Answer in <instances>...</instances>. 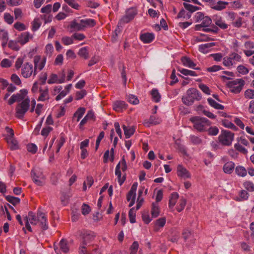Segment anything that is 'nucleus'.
<instances>
[{"instance_id":"39","label":"nucleus","mask_w":254,"mask_h":254,"mask_svg":"<svg viewBox=\"0 0 254 254\" xmlns=\"http://www.w3.org/2000/svg\"><path fill=\"white\" fill-rule=\"evenodd\" d=\"M178 70L185 75H190L191 76H196L198 74L194 71L189 70L185 68H179Z\"/></svg>"},{"instance_id":"30","label":"nucleus","mask_w":254,"mask_h":254,"mask_svg":"<svg viewBox=\"0 0 254 254\" xmlns=\"http://www.w3.org/2000/svg\"><path fill=\"white\" fill-rule=\"evenodd\" d=\"M126 104L124 101H117L114 103L113 109L117 112H121L123 109H126Z\"/></svg>"},{"instance_id":"47","label":"nucleus","mask_w":254,"mask_h":254,"mask_svg":"<svg viewBox=\"0 0 254 254\" xmlns=\"http://www.w3.org/2000/svg\"><path fill=\"white\" fill-rule=\"evenodd\" d=\"M135 213L136 210L134 208H131L128 212V216L129 218V221L131 223H133L135 222Z\"/></svg>"},{"instance_id":"24","label":"nucleus","mask_w":254,"mask_h":254,"mask_svg":"<svg viewBox=\"0 0 254 254\" xmlns=\"http://www.w3.org/2000/svg\"><path fill=\"white\" fill-rule=\"evenodd\" d=\"M179 198V194L177 192H173L169 200V207L170 208H173L176 203V202Z\"/></svg>"},{"instance_id":"58","label":"nucleus","mask_w":254,"mask_h":254,"mask_svg":"<svg viewBox=\"0 0 254 254\" xmlns=\"http://www.w3.org/2000/svg\"><path fill=\"white\" fill-rule=\"evenodd\" d=\"M244 96L247 99H254V90L250 89L246 90Z\"/></svg>"},{"instance_id":"14","label":"nucleus","mask_w":254,"mask_h":254,"mask_svg":"<svg viewBox=\"0 0 254 254\" xmlns=\"http://www.w3.org/2000/svg\"><path fill=\"white\" fill-rule=\"evenodd\" d=\"M40 57L36 56L34 58V69L36 71L37 69L39 70H41L44 67L46 63V59L45 58H44L40 62Z\"/></svg>"},{"instance_id":"48","label":"nucleus","mask_w":254,"mask_h":254,"mask_svg":"<svg viewBox=\"0 0 254 254\" xmlns=\"http://www.w3.org/2000/svg\"><path fill=\"white\" fill-rule=\"evenodd\" d=\"M212 22V20L210 17L209 16H206L203 18L201 25L203 26V27H207L209 26Z\"/></svg>"},{"instance_id":"59","label":"nucleus","mask_w":254,"mask_h":254,"mask_svg":"<svg viewBox=\"0 0 254 254\" xmlns=\"http://www.w3.org/2000/svg\"><path fill=\"white\" fill-rule=\"evenodd\" d=\"M237 69L238 72L243 75L247 74V73H249V69L243 65H239L237 67Z\"/></svg>"},{"instance_id":"57","label":"nucleus","mask_w":254,"mask_h":254,"mask_svg":"<svg viewBox=\"0 0 254 254\" xmlns=\"http://www.w3.org/2000/svg\"><path fill=\"white\" fill-rule=\"evenodd\" d=\"M47 82L49 84L58 83V75L54 73L51 74Z\"/></svg>"},{"instance_id":"5","label":"nucleus","mask_w":254,"mask_h":254,"mask_svg":"<svg viewBox=\"0 0 254 254\" xmlns=\"http://www.w3.org/2000/svg\"><path fill=\"white\" fill-rule=\"evenodd\" d=\"M234 133L228 130H222L218 137V139L222 145L230 146L234 140Z\"/></svg>"},{"instance_id":"31","label":"nucleus","mask_w":254,"mask_h":254,"mask_svg":"<svg viewBox=\"0 0 254 254\" xmlns=\"http://www.w3.org/2000/svg\"><path fill=\"white\" fill-rule=\"evenodd\" d=\"M207 101L209 103V104L214 108L216 109H219V110H223L224 108V107L223 105L220 104L218 103H217L215 100L212 99L211 98H209L207 99Z\"/></svg>"},{"instance_id":"44","label":"nucleus","mask_w":254,"mask_h":254,"mask_svg":"<svg viewBox=\"0 0 254 254\" xmlns=\"http://www.w3.org/2000/svg\"><path fill=\"white\" fill-rule=\"evenodd\" d=\"M243 186L246 190L250 192L254 191V184L250 181L244 183Z\"/></svg>"},{"instance_id":"41","label":"nucleus","mask_w":254,"mask_h":254,"mask_svg":"<svg viewBox=\"0 0 254 254\" xmlns=\"http://www.w3.org/2000/svg\"><path fill=\"white\" fill-rule=\"evenodd\" d=\"M81 22L83 24L84 28L87 26L93 27L96 24L95 21L92 19H82Z\"/></svg>"},{"instance_id":"37","label":"nucleus","mask_w":254,"mask_h":254,"mask_svg":"<svg viewBox=\"0 0 254 254\" xmlns=\"http://www.w3.org/2000/svg\"><path fill=\"white\" fill-rule=\"evenodd\" d=\"M78 55L85 59H88L89 57V52L86 47L81 48L78 53Z\"/></svg>"},{"instance_id":"50","label":"nucleus","mask_w":254,"mask_h":254,"mask_svg":"<svg viewBox=\"0 0 254 254\" xmlns=\"http://www.w3.org/2000/svg\"><path fill=\"white\" fill-rule=\"evenodd\" d=\"M139 248V244L137 241L133 242L131 245L130 250V254H136Z\"/></svg>"},{"instance_id":"56","label":"nucleus","mask_w":254,"mask_h":254,"mask_svg":"<svg viewBox=\"0 0 254 254\" xmlns=\"http://www.w3.org/2000/svg\"><path fill=\"white\" fill-rule=\"evenodd\" d=\"M235 148L239 151V152L243 153L244 154H247L248 153L247 150L242 146L239 143H237L234 145Z\"/></svg>"},{"instance_id":"9","label":"nucleus","mask_w":254,"mask_h":254,"mask_svg":"<svg viewBox=\"0 0 254 254\" xmlns=\"http://www.w3.org/2000/svg\"><path fill=\"white\" fill-rule=\"evenodd\" d=\"M27 94V91L26 89H21L19 93L12 95L8 101V104L10 105L13 104L15 102H19L24 100L25 96Z\"/></svg>"},{"instance_id":"18","label":"nucleus","mask_w":254,"mask_h":254,"mask_svg":"<svg viewBox=\"0 0 254 254\" xmlns=\"http://www.w3.org/2000/svg\"><path fill=\"white\" fill-rule=\"evenodd\" d=\"M181 61L184 66L190 68H194L196 64L189 58L187 57H183L181 59Z\"/></svg>"},{"instance_id":"28","label":"nucleus","mask_w":254,"mask_h":254,"mask_svg":"<svg viewBox=\"0 0 254 254\" xmlns=\"http://www.w3.org/2000/svg\"><path fill=\"white\" fill-rule=\"evenodd\" d=\"M150 95H151L152 100L158 103L160 101L161 95L159 93L158 90L156 88H153L150 91Z\"/></svg>"},{"instance_id":"19","label":"nucleus","mask_w":254,"mask_h":254,"mask_svg":"<svg viewBox=\"0 0 254 254\" xmlns=\"http://www.w3.org/2000/svg\"><path fill=\"white\" fill-rule=\"evenodd\" d=\"M121 169L123 172H125L127 170V165L124 156L123 157L122 160L116 166L115 172H121Z\"/></svg>"},{"instance_id":"45","label":"nucleus","mask_w":254,"mask_h":254,"mask_svg":"<svg viewBox=\"0 0 254 254\" xmlns=\"http://www.w3.org/2000/svg\"><path fill=\"white\" fill-rule=\"evenodd\" d=\"M240 198L237 199L238 201H244L248 199L249 194L245 190H242L239 193Z\"/></svg>"},{"instance_id":"27","label":"nucleus","mask_w":254,"mask_h":254,"mask_svg":"<svg viewBox=\"0 0 254 254\" xmlns=\"http://www.w3.org/2000/svg\"><path fill=\"white\" fill-rule=\"evenodd\" d=\"M160 213V209L158 204L157 203H152L151 205V214L153 218L158 216Z\"/></svg>"},{"instance_id":"36","label":"nucleus","mask_w":254,"mask_h":254,"mask_svg":"<svg viewBox=\"0 0 254 254\" xmlns=\"http://www.w3.org/2000/svg\"><path fill=\"white\" fill-rule=\"evenodd\" d=\"M5 199L11 203L13 205H16L20 203V199L17 197L13 196L11 195H7L5 197Z\"/></svg>"},{"instance_id":"22","label":"nucleus","mask_w":254,"mask_h":254,"mask_svg":"<svg viewBox=\"0 0 254 254\" xmlns=\"http://www.w3.org/2000/svg\"><path fill=\"white\" fill-rule=\"evenodd\" d=\"M123 128L126 138H129L135 131V129L133 127H127L124 125Z\"/></svg>"},{"instance_id":"32","label":"nucleus","mask_w":254,"mask_h":254,"mask_svg":"<svg viewBox=\"0 0 254 254\" xmlns=\"http://www.w3.org/2000/svg\"><path fill=\"white\" fill-rule=\"evenodd\" d=\"M0 40L3 41L2 43V47L5 46L8 40V33L7 31L4 30H0Z\"/></svg>"},{"instance_id":"40","label":"nucleus","mask_w":254,"mask_h":254,"mask_svg":"<svg viewBox=\"0 0 254 254\" xmlns=\"http://www.w3.org/2000/svg\"><path fill=\"white\" fill-rule=\"evenodd\" d=\"M235 171L236 173L238 176L241 177H245L247 175V171L246 170V169L244 167L240 166H237L236 168Z\"/></svg>"},{"instance_id":"42","label":"nucleus","mask_w":254,"mask_h":254,"mask_svg":"<svg viewBox=\"0 0 254 254\" xmlns=\"http://www.w3.org/2000/svg\"><path fill=\"white\" fill-rule=\"evenodd\" d=\"M190 139L191 143L194 145H199L202 143V140L200 138L194 135H190Z\"/></svg>"},{"instance_id":"20","label":"nucleus","mask_w":254,"mask_h":254,"mask_svg":"<svg viewBox=\"0 0 254 254\" xmlns=\"http://www.w3.org/2000/svg\"><path fill=\"white\" fill-rule=\"evenodd\" d=\"M214 43H208L202 44L199 46L198 50L201 53L206 54L209 52V49L213 46H215Z\"/></svg>"},{"instance_id":"16","label":"nucleus","mask_w":254,"mask_h":254,"mask_svg":"<svg viewBox=\"0 0 254 254\" xmlns=\"http://www.w3.org/2000/svg\"><path fill=\"white\" fill-rule=\"evenodd\" d=\"M154 39V35L153 33H145L140 35V39L144 43H150Z\"/></svg>"},{"instance_id":"64","label":"nucleus","mask_w":254,"mask_h":254,"mask_svg":"<svg viewBox=\"0 0 254 254\" xmlns=\"http://www.w3.org/2000/svg\"><path fill=\"white\" fill-rule=\"evenodd\" d=\"M27 149L28 152L34 154L37 151V147L35 144L31 143L27 145Z\"/></svg>"},{"instance_id":"46","label":"nucleus","mask_w":254,"mask_h":254,"mask_svg":"<svg viewBox=\"0 0 254 254\" xmlns=\"http://www.w3.org/2000/svg\"><path fill=\"white\" fill-rule=\"evenodd\" d=\"M184 7L190 13L195 11L199 9V7L196 6L192 5L190 4L184 2L183 3Z\"/></svg>"},{"instance_id":"53","label":"nucleus","mask_w":254,"mask_h":254,"mask_svg":"<svg viewBox=\"0 0 254 254\" xmlns=\"http://www.w3.org/2000/svg\"><path fill=\"white\" fill-rule=\"evenodd\" d=\"M127 99L128 102L132 104L136 105L139 103V100L137 97L133 95H129Z\"/></svg>"},{"instance_id":"6","label":"nucleus","mask_w":254,"mask_h":254,"mask_svg":"<svg viewBox=\"0 0 254 254\" xmlns=\"http://www.w3.org/2000/svg\"><path fill=\"white\" fill-rule=\"evenodd\" d=\"M242 62L243 60L241 56L234 52L230 54L229 56H226L223 58V64L225 66L229 67Z\"/></svg>"},{"instance_id":"12","label":"nucleus","mask_w":254,"mask_h":254,"mask_svg":"<svg viewBox=\"0 0 254 254\" xmlns=\"http://www.w3.org/2000/svg\"><path fill=\"white\" fill-rule=\"evenodd\" d=\"M177 175L179 177L189 179L191 177V175L189 171L181 165H179L177 168Z\"/></svg>"},{"instance_id":"7","label":"nucleus","mask_w":254,"mask_h":254,"mask_svg":"<svg viewBox=\"0 0 254 254\" xmlns=\"http://www.w3.org/2000/svg\"><path fill=\"white\" fill-rule=\"evenodd\" d=\"M31 176L34 183L39 186H42L45 184V177L40 170L32 169Z\"/></svg>"},{"instance_id":"49","label":"nucleus","mask_w":254,"mask_h":254,"mask_svg":"<svg viewBox=\"0 0 254 254\" xmlns=\"http://www.w3.org/2000/svg\"><path fill=\"white\" fill-rule=\"evenodd\" d=\"M215 24L222 29H225L228 28V25L225 23L221 18L214 20Z\"/></svg>"},{"instance_id":"51","label":"nucleus","mask_w":254,"mask_h":254,"mask_svg":"<svg viewBox=\"0 0 254 254\" xmlns=\"http://www.w3.org/2000/svg\"><path fill=\"white\" fill-rule=\"evenodd\" d=\"M206 131L210 135H216L219 132V129L217 127L215 126L211 127L208 129L207 128Z\"/></svg>"},{"instance_id":"33","label":"nucleus","mask_w":254,"mask_h":254,"mask_svg":"<svg viewBox=\"0 0 254 254\" xmlns=\"http://www.w3.org/2000/svg\"><path fill=\"white\" fill-rule=\"evenodd\" d=\"M85 108L84 107L79 108L77 111L75 112L73 115V118L77 117V122H78L85 112Z\"/></svg>"},{"instance_id":"60","label":"nucleus","mask_w":254,"mask_h":254,"mask_svg":"<svg viewBox=\"0 0 254 254\" xmlns=\"http://www.w3.org/2000/svg\"><path fill=\"white\" fill-rule=\"evenodd\" d=\"M198 87L206 94L210 95L211 94L210 89L205 84H200L198 85Z\"/></svg>"},{"instance_id":"43","label":"nucleus","mask_w":254,"mask_h":254,"mask_svg":"<svg viewBox=\"0 0 254 254\" xmlns=\"http://www.w3.org/2000/svg\"><path fill=\"white\" fill-rule=\"evenodd\" d=\"M228 4L227 2L219 1L217 4L213 6V8L217 10H221L226 7V5Z\"/></svg>"},{"instance_id":"62","label":"nucleus","mask_w":254,"mask_h":254,"mask_svg":"<svg viewBox=\"0 0 254 254\" xmlns=\"http://www.w3.org/2000/svg\"><path fill=\"white\" fill-rule=\"evenodd\" d=\"M86 91L85 90H82L80 91H77L75 95V99L76 100H80L84 98V97L86 95Z\"/></svg>"},{"instance_id":"15","label":"nucleus","mask_w":254,"mask_h":254,"mask_svg":"<svg viewBox=\"0 0 254 254\" xmlns=\"http://www.w3.org/2000/svg\"><path fill=\"white\" fill-rule=\"evenodd\" d=\"M161 120L155 116H151L148 120L144 121L143 125L144 126L149 127L150 125H156L159 124Z\"/></svg>"},{"instance_id":"23","label":"nucleus","mask_w":254,"mask_h":254,"mask_svg":"<svg viewBox=\"0 0 254 254\" xmlns=\"http://www.w3.org/2000/svg\"><path fill=\"white\" fill-rule=\"evenodd\" d=\"M94 238L93 234H91L89 232H85L83 234L82 244L83 245H86L89 242L92 241Z\"/></svg>"},{"instance_id":"17","label":"nucleus","mask_w":254,"mask_h":254,"mask_svg":"<svg viewBox=\"0 0 254 254\" xmlns=\"http://www.w3.org/2000/svg\"><path fill=\"white\" fill-rule=\"evenodd\" d=\"M137 187V183H134L132 185L130 190L128 191L127 195V199L128 201H129L130 200H131L132 198H135Z\"/></svg>"},{"instance_id":"63","label":"nucleus","mask_w":254,"mask_h":254,"mask_svg":"<svg viewBox=\"0 0 254 254\" xmlns=\"http://www.w3.org/2000/svg\"><path fill=\"white\" fill-rule=\"evenodd\" d=\"M11 64V62L9 59H4L1 61L0 65L2 67L7 68L10 67Z\"/></svg>"},{"instance_id":"55","label":"nucleus","mask_w":254,"mask_h":254,"mask_svg":"<svg viewBox=\"0 0 254 254\" xmlns=\"http://www.w3.org/2000/svg\"><path fill=\"white\" fill-rule=\"evenodd\" d=\"M64 1L72 8L75 9H79V5L75 1V0H64Z\"/></svg>"},{"instance_id":"52","label":"nucleus","mask_w":254,"mask_h":254,"mask_svg":"<svg viewBox=\"0 0 254 254\" xmlns=\"http://www.w3.org/2000/svg\"><path fill=\"white\" fill-rule=\"evenodd\" d=\"M41 25V22L39 19H35L32 23V30L33 31L37 30Z\"/></svg>"},{"instance_id":"34","label":"nucleus","mask_w":254,"mask_h":254,"mask_svg":"<svg viewBox=\"0 0 254 254\" xmlns=\"http://www.w3.org/2000/svg\"><path fill=\"white\" fill-rule=\"evenodd\" d=\"M70 28L77 31H80L83 29L84 26L81 21L80 23H77L75 20H74L71 22Z\"/></svg>"},{"instance_id":"26","label":"nucleus","mask_w":254,"mask_h":254,"mask_svg":"<svg viewBox=\"0 0 254 254\" xmlns=\"http://www.w3.org/2000/svg\"><path fill=\"white\" fill-rule=\"evenodd\" d=\"M235 166V164L233 162H228L224 164L223 168V171L226 173L231 174L233 171Z\"/></svg>"},{"instance_id":"2","label":"nucleus","mask_w":254,"mask_h":254,"mask_svg":"<svg viewBox=\"0 0 254 254\" xmlns=\"http://www.w3.org/2000/svg\"><path fill=\"white\" fill-rule=\"evenodd\" d=\"M190 121L193 124V127L199 132L206 131L211 122L207 119L198 116L192 117Z\"/></svg>"},{"instance_id":"3","label":"nucleus","mask_w":254,"mask_h":254,"mask_svg":"<svg viewBox=\"0 0 254 254\" xmlns=\"http://www.w3.org/2000/svg\"><path fill=\"white\" fill-rule=\"evenodd\" d=\"M30 106V99L25 98L20 103L18 104L15 108V117L19 119H22L28 110Z\"/></svg>"},{"instance_id":"25","label":"nucleus","mask_w":254,"mask_h":254,"mask_svg":"<svg viewBox=\"0 0 254 254\" xmlns=\"http://www.w3.org/2000/svg\"><path fill=\"white\" fill-rule=\"evenodd\" d=\"M5 139L7 143L9 144L11 150H15L18 148L17 141L14 138V137H5Z\"/></svg>"},{"instance_id":"10","label":"nucleus","mask_w":254,"mask_h":254,"mask_svg":"<svg viewBox=\"0 0 254 254\" xmlns=\"http://www.w3.org/2000/svg\"><path fill=\"white\" fill-rule=\"evenodd\" d=\"M136 14L137 11L135 8H129L127 10L126 15L120 20V22L124 23L129 22L130 20L133 19Z\"/></svg>"},{"instance_id":"29","label":"nucleus","mask_w":254,"mask_h":254,"mask_svg":"<svg viewBox=\"0 0 254 254\" xmlns=\"http://www.w3.org/2000/svg\"><path fill=\"white\" fill-rule=\"evenodd\" d=\"M25 217H27L28 221L32 225H36L38 223V213L36 216L32 211H30L28 216H26Z\"/></svg>"},{"instance_id":"8","label":"nucleus","mask_w":254,"mask_h":254,"mask_svg":"<svg viewBox=\"0 0 254 254\" xmlns=\"http://www.w3.org/2000/svg\"><path fill=\"white\" fill-rule=\"evenodd\" d=\"M21 73L23 77L26 78L30 77L32 74L35 76L37 72L34 70L32 64L27 62L22 66Z\"/></svg>"},{"instance_id":"61","label":"nucleus","mask_w":254,"mask_h":254,"mask_svg":"<svg viewBox=\"0 0 254 254\" xmlns=\"http://www.w3.org/2000/svg\"><path fill=\"white\" fill-rule=\"evenodd\" d=\"M53 130V128L50 127H47L43 128L41 130V134L44 137H47L49 133Z\"/></svg>"},{"instance_id":"13","label":"nucleus","mask_w":254,"mask_h":254,"mask_svg":"<svg viewBox=\"0 0 254 254\" xmlns=\"http://www.w3.org/2000/svg\"><path fill=\"white\" fill-rule=\"evenodd\" d=\"M32 36H31L29 32H23L17 37V42L21 45H23L29 41V39H32Z\"/></svg>"},{"instance_id":"35","label":"nucleus","mask_w":254,"mask_h":254,"mask_svg":"<svg viewBox=\"0 0 254 254\" xmlns=\"http://www.w3.org/2000/svg\"><path fill=\"white\" fill-rule=\"evenodd\" d=\"M60 249L64 253H66L69 251V247L67 242L65 239H62L59 243Z\"/></svg>"},{"instance_id":"54","label":"nucleus","mask_w":254,"mask_h":254,"mask_svg":"<svg viewBox=\"0 0 254 254\" xmlns=\"http://www.w3.org/2000/svg\"><path fill=\"white\" fill-rule=\"evenodd\" d=\"M62 42L64 45H69L73 43V37L64 36L62 39Z\"/></svg>"},{"instance_id":"1","label":"nucleus","mask_w":254,"mask_h":254,"mask_svg":"<svg viewBox=\"0 0 254 254\" xmlns=\"http://www.w3.org/2000/svg\"><path fill=\"white\" fill-rule=\"evenodd\" d=\"M201 98V94L198 90L194 88H190L188 89L186 96H183L182 100L184 104L190 106L195 100L199 101Z\"/></svg>"},{"instance_id":"4","label":"nucleus","mask_w":254,"mask_h":254,"mask_svg":"<svg viewBox=\"0 0 254 254\" xmlns=\"http://www.w3.org/2000/svg\"><path fill=\"white\" fill-rule=\"evenodd\" d=\"M245 81L242 78L235 79L229 81L227 83V87L230 91L235 94H238L241 92L245 85Z\"/></svg>"},{"instance_id":"11","label":"nucleus","mask_w":254,"mask_h":254,"mask_svg":"<svg viewBox=\"0 0 254 254\" xmlns=\"http://www.w3.org/2000/svg\"><path fill=\"white\" fill-rule=\"evenodd\" d=\"M38 223H39L40 227L43 230L48 229V226L47 223V218L45 214L41 212H38Z\"/></svg>"},{"instance_id":"38","label":"nucleus","mask_w":254,"mask_h":254,"mask_svg":"<svg viewBox=\"0 0 254 254\" xmlns=\"http://www.w3.org/2000/svg\"><path fill=\"white\" fill-rule=\"evenodd\" d=\"M186 202L187 200L185 198L182 197L180 198L179 204L176 207V209L179 212H181L184 209Z\"/></svg>"},{"instance_id":"21","label":"nucleus","mask_w":254,"mask_h":254,"mask_svg":"<svg viewBox=\"0 0 254 254\" xmlns=\"http://www.w3.org/2000/svg\"><path fill=\"white\" fill-rule=\"evenodd\" d=\"M39 92L40 95L38 99V101H44L49 99V90L47 87L44 90L40 89Z\"/></svg>"}]
</instances>
